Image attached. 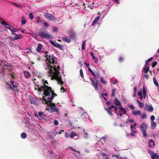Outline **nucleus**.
I'll use <instances>...</instances> for the list:
<instances>
[{
	"label": "nucleus",
	"mask_w": 159,
	"mask_h": 159,
	"mask_svg": "<svg viewBox=\"0 0 159 159\" xmlns=\"http://www.w3.org/2000/svg\"><path fill=\"white\" fill-rule=\"evenodd\" d=\"M150 67H145L143 68L145 73H147L149 71Z\"/></svg>",
	"instance_id": "30"
},
{
	"label": "nucleus",
	"mask_w": 159,
	"mask_h": 159,
	"mask_svg": "<svg viewBox=\"0 0 159 159\" xmlns=\"http://www.w3.org/2000/svg\"><path fill=\"white\" fill-rule=\"evenodd\" d=\"M101 95H102V97L103 98L105 99V100H106V99L105 98H104L103 97V96L104 95H105V96H107V94L106 93H105L104 94L103 93H102V94H101Z\"/></svg>",
	"instance_id": "54"
},
{
	"label": "nucleus",
	"mask_w": 159,
	"mask_h": 159,
	"mask_svg": "<svg viewBox=\"0 0 159 159\" xmlns=\"http://www.w3.org/2000/svg\"><path fill=\"white\" fill-rule=\"evenodd\" d=\"M54 124L55 125H58V122L57 120H55L54 121Z\"/></svg>",
	"instance_id": "52"
},
{
	"label": "nucleus",
	"mask_w": 159,
	"mask_h": 159,
	"mask_svg": "<svg viewBox=\"0 0 159 159\" xmlns=\"http://www.w3.org/2000/svg\"><path fill=\"white\" fill-rule=\"evenodd\" d=\"M90 54L92 56V58L93 60H95V59H97V58H96L94 56L93 53L92 52H91L90 53Z\"/></svg>",
	"instance_id": "44"
},
{
	"label": "nucleus",
	"mask_w": 159,
	"mask_h": 159,
	"mask_svg": "<svg viewBox=\"0 0 159 159\" xmlns=\"http://www.w3.org/2000/svg\"><path fill=\"white\" fill-rule=\"evenodd\" d=\"M111 109L114 108V111H117V110H118V107H117L115 106L114 105H112L111 106Z\"/></svg>",
	"instance_id": "37"
},
{
	"label": "nucleus",
	"mask_w": 159,
	"mask_h": 159,
	"mask_svg": "<svg viewBox=\"0 0 159 159\" xmlns=\"http://www.w3.org/2000/svg\"><path fill=\"white\" fill-rule=\"evenodd\" d=\"M38 115L39 116H43V112L40 111Z\"/></svg>",
	"instance_id": "58"
},
{
	"label": "nucleus",
	"mask_w": 159,
	"mask_h": 159,
	"mask_svg": "<svg viewBox=\"0 0 159 159\" xmlns=\"http://www.w3.org/2000/svg\"><path fill=\"white\" fill-rule=\"evenodd\" d=\"M38 35L41 37V38H45L46 39L50 38L52 39L53 37L51 35L48 34L45 32L40 30L38 32Z\"/></svg>",
	"instance_id": "6"
},
{
	"label": "nucleus",
	"mask_w": 159,
	"mask_h": 159,
	"mask_svg": "<svg viewBox=\"0 0 159 159\" xmlns=\"http://www.w3.org/2000/svg\"><path fill=\"white\" fill-rule=\"evenodd\" d=\"M18 31L17 29L16 28H13L12 30V32H11V34H14L15 33L14 32H16Z\"/></svg>",
	"instance_id": "43"
},
{
	"label": "nucleus",
	"mask_w": 159,
	"mask_h": 159,
	"mask_svg": "<svg viewBox=\"0 0 159 159\" xmlns=\"http://www.w3.org/2000/svg\"><path fill=\"white\" fill-rule=\"evenodd\" d=\"M148 128L147 124L144 123H142L140 126V129L141 130L142 132L143 136L146 138L147 136L146 130Z\"/></svg>",
	"instance_id": "5"
},
{
	"label": "nucleus",
	"mask_w": 159,
	"mask_h": 159,
	"mask_svg": "<svg viewBox=\"0 0 159 159\" xmlns=\"http://www.w3.org/2000/svg\"><path fill=\"white\" fill-rule=\"evenodd\" d=\"M153 59V57H151L149 58L148 59L147 61H146L147 62H148V63L150 62L152 59Z\"/></svg>",
	"instance_id": "59"
},
{
	"label": "nucleus",
	"mask_w": 159,
	"mask_h": 159,
	"mask_svg": "<svg viewBox=\"0 0 159 159\" xmlns=\"http://www.w3.org/2000/svg\"><path fill=\"white\" fill-rule=\"evenodd\" d=\"M114 104L117 106H122L121 104L120 101L118 100L117 98H115L114 101Z\"/></svg>",
	"instance_id": "14"
},
{
	"label": "nucleus",
	"mask_w": 159,
	"mask_h": 159,
	"mask_svg": "<svg viewBox=\"0 0 159 159\" xmlns=\"http://www.w3.org/2000/svg\"><path fill=\"white\" fill-rule=\"evenodd\" d=\"M38 90L41 92L43 91V95L45 97H47L48 101L52 100L54 98L57 96V95L54 93V90H52V88L48 87L46 84L39 87V85H37Z\"/></svg>",
	"instance_id": "1"
},
{
	"label": "nucleus",
	"mask_w": 159,
	"mask_h": 159,
	"mask_svg": "<svg viewBox=\"0 0 159 159\" xmlns=\"http://www.w3.org/2000/svg\"><path fill=\"white\" fill-rule=\"evenodd\" d=\"M7 84H8V85H9V86L8 87V89H13L12 87H11V85L10 84H8V83H7Z\"/></svg>",
	"instance_id": "55"
},
{
	"label": "nucleus",
	"mask_w": 159,
	"mask_h": 159,
	"mask_svg": "<svg viewBox=\"0 0 159 159\" xmlns=\"http://www.w3.org/2000/svg\"><path fill=\"white\" fill-rule=\"evenodd\" d=\"M157 64V62L156 61H154L152 63V67H154Z\"/></svg>",
	"instance_id": "42"
},
{
	"label": "nucleus",
	"mask_w": 159,
	"mask_h": 159,
	"mask_svg": "<svg viewBox=\"0 0 159 159\" xmlns=\"http://www.w3.org/2000/svg\"><path fill=\"white\" fill-rule=\"evenodd\" d=\"M80 76H81V77H82V78H83V76H84V75H83V70L82 69H81L80 70Z\"/></svg>",
	"instance_id": "41"
},
{
	"label": "nucleus",
	"mask_w": 159,
	"mask_h": 159,
	"mask_svg": "<svg viewBox=\"0 0 159 159\" xmlns=\"http://www.w3.org/2000/svg\"><path fill=\"white\" fill-rule=\"evenodd\" d=\"M42 100L43 101L42 102L46 104L50 108V110L49 111L51 112H58V108L55 106V103H52V100L48 101L46 99L44 98V97H42Z\"/></svg>",
	"instance_id": "3"
},
{
	"label": "nucleus",
	"mask_w": 159,
	"mask_h": 159,
	"mask_svg": "<svg viewBox=\"0 0 159 159\" xmlns=\"http://www.w3.org/2000/svg\"><path fill=\"white\" fill-rule=\"evenodd\" d=\"M147 117V115L145 113H143L141 116V118L142 119H146Z\"/></svg>",
	"instance_id": "29"
},
{
	"label": "nucleus",
	"mask_w": 159,
	"mask_h": 159,
	"mask_svg": "<svg viewBox=\"0 0 159 159\" xmlns=\"http://www.w3.org/2000/svg\"><path fill=\"white\" fill-rule=\"evenodd\" d=\"M24 75L25 78H28L31 76L30 73L29 72L26 71H24Z\"/></svg>",
	"instance_id": "19"
},
{
	"label": "nucleus",
	"mask_w": 159,
	"mask_h": 159,
	"mask_svg": "<svg viewBox=\"0 0 159 159\" xmlns=\"http://www.w3.org/2000/svg\"><path fill=\"white\" fill-rule=\"evenodd\" d=\"M148 146L150 148L154 146L155 145V143L154 141L152 139H151L148 142Z\"/></svg>",
	"instance_id": "15"
},
{
	"label": "nucleus",
	"mask_w": 159,
	"mask_h": 159,
	"mask_svg": "<svg viewBox=\"0 0 159 159\" xmlns=\"http://www.w3.org/2000/svg\"><path fill=\"white\" fill-rule=\"evenodd\" d=\"M84 64L85 65V66H86L87 67H89V64L87 63L86 62H84Z\"/></svg>",
	"instance_id": "64"
},
{
	"label": "nucleus",
	"mask_w": 159,
	"mask_h": 159,
	"mask_svg": "<svg viewBox=\"0 0 159 159\" xmlns=\"http://www.w3.org/2000/svg\"><path fill=\"white\" fill-rule=\"evenodd\" d=\"M144 76L146 79H148L149 78L148 75L147 74H145Z\"/></svg>",
	"instance_id": "56"
},
{
	"label": "nucleus",
	"mask_w": 159,
	"mask_h": 159,
	"mask_svg": "<svg viewBox=\"0 0 159 159\" xmlns=\"http://www.w3.org/2000/svg\"><path fill=\"white\" fill-rule=\"evenodd\" d=\"M7 28L9 30L11 31V32H12L13 28L12 27L11 25H9V26H8V27H7Z\"/></svg>",
	"instance_id": "40"
},
{
	"label": "nucleus",
	"mask_w": 159,
	"mask_h": 159,
	"mask_svg": "<svg viewBox=\"0 0 159 159\" xmlns=\"http://www.w3.org/2000/svg\"><path fill=\"white\" fill-rule=\"evenodd\" d=\"M11 34L13 35L14 36V37H13L11 39V40H16L18 39H20L22 38V37L19 36L17 35V34H16V33H14Z\"/></svg>",
	"instance_id": "17"
},
{
	"label": "nucleus",
	"mask_w": 159,
	"mask_h": 159,
	"mask_svg": "<svg viewBox=\"0 0 159 159\" xmlns=\"http://www.w3.org/2000/svg\"><path fill=\"white\" fill-rule=\"evenodd\" d=\"M145 108L149 112H152L154 110V109L151 105L146 104L145 105Z\"/></svg>",
	"instance_id": "11"
},
{
	"label": "nucleus",
	"mask_w": 159,
	"mask_h": 159,
	"mask_svg": "<svg viewBox=\"0 0 159 159\" xmlns=\"http://www.w3.org/2000/svg\"><path fill=\"white\" fill-rule=\"evenodd\" d=\"M68 35L69 36V37L72 39H75L76 37V34L74 31L72 30H70L67 31Z\"/></svg>",
	"instance_id": "9"
},
{
	"label": "nucleus",
	"mask_w": 159,
	"mask_h": 159,
	"mask_svg": "<svg viewBox=\"0 0 159 159\" xmlns=\"http://www.w3.org/2000/svg\"><path fill=\"white\" fill-rule=\"evenodd\" d=\"M13 4L15 5L16 7H20L21 6V5H20L17 4L15 3H13Z\"/></svg>",
	"instance_id": "51"
},
{
	"label": "nucleus",
	"mask_w": 159,
	"mask_h": 159,
	"mask_svg": "<svg viewBox=\"0 0 159 159\" xmlns=\"http://www.w3.org/2000/svg\"><path fill=\"white\" fill-rule=\"evenodd\" d=\"M65 136L67 138H68L69 136V134L67 132H65Z\"/></svg>",
	"instance_id": "49"
},
{
	"label": "nucleus",
	"mask_w": 159,
	"mask_h": 159,
	"mask_svg": "<svg viewBox=\"0 0 159 159\" xmlns=\"http://www.w3.org/2000/svg\"><path fill=\"white\" fill-rule=\"evenodd\" d=\"M43 85H44V84H48V81L47 80H43Z\"/></svg>",
	"instance_id": "60"
},
{
	"label": "nucleus",
	"mask_w": 159,
	"mask_h": 159,
	"mask_svg": "<svg viewBox=\"0 0 159 159\" xmlns=\"http://www.w3.org/2000/svg\"><path fill=\"white\" fill-rule=\"evenodd\" d=\"M143 93L144 98H145L146 96V91L144 87L143 88Z\"/></svg>",
	"instance_id": "26"
},
{
	"label": "nucleus",
	"mask_w": 159,
	"mask_h": 159,
	"mask_svg": "<svg viewBox=\"0 0 159 159\" xmlns=\"http://www.w3.org/2000/svg\"><path fill=\"white\" fill-rule=\"evenodd\" d=\"M148 151L149 154H150L152 159H154L155 158L157 157L156 154L154 153L153 151L150 149H148Z\"/></svg>",
	"instance_id": "12"
},
{
	"label": "nucleus",
	"mask_w": 159,
	"mask_h": 159,
	"mask_svg": "<svg viewBox=\"0 0 159 159\" xmlns=\"http://www.w3.org/2000/svg\"><path fill=\"white\" fill-rule=\"evenodd\" d=\"M59 66H57L56 67V66H49V70L48 71V75L51 77V80L55 79L58 81V83L60 84L61 85L63 84V82L61 78L59 76L60 72Z\"/></svg>",
	"instance_id": "2"
},
{
	"label": "nucleus",
	"mask_w": 159,
	"mask_h": 159,
	"mask_svg": "<svg viewBox=\"0 0 159 159\" xmlns=\"http://www.w3.org/2000/svg\"><path fill=\"white\" fill-rule=\"evenodd\" d=\"M139 104V107L140 108H142L144 106V104L143 103L140 102Z\"/></svg>",
	"instance_id": "53"
},
{
	"label": "nucleus",
	"mask_w": 159,
	"mask_h": 159,
	"mask_svg": "<svg viewBox=\"0 0 159 159\" xmlns=\"http://www.w3.org/2000/svg\"><path fill=\"white\" fill-rule=\"evenodd\" d=\"M29 17L31 20L34 18V16L33 14L32 13H30L29 14Z\"/></svg>",
	"instance_id": "39"
},
{
	"label": "nucleus",
	"mask_w": 159,
	"mask_h": 159,
	"mask_svg": "<svg viewBox=\"0 0 159 159\" xmlns=\"http://www.w3.org/2000/svg\"><path fill=\"white\" fill-rule=\"evenodd\" d=\"M43 25H44L46 26H48L49 25L48 24L47 22H44V23H43Z\"/></svg>",
	"instance_id": "61"
},
{
	"label": "nucleus",
	"mask_w": 159,
	"mask_h": 159,
	"mask_svg": "<svg viewBox=\"0 0 159 159\" xmlns=\"http://www.w3.org/2000/svg\"><path fill=\"white\" fill-rule=\"evenodd\" d=\"M42 46L43 45L41 44L40 43L39 44L36 49L37 51L38 52H40L41 51Z\"/></svg>",
	"instance_id": "22"
},
{
	"label": "nucleus",
	"mask_w": 159,
	"mask_h": 159,
	"mask_svg": "<svg viewBox=\"0 0 159 159\" xmlns=\"http://www.w3.org/2000/svg\"><path fill=\"white\" fill-rule=\"evenodd\" d=\"M50 43L52 45H53V46H54V47L55 46L56 44V43H55L53 41H52V40H51L50 41Z\"/></svg>",
	"instance_id": "48"
},
{
	"label": "nucleus",
	"mask_w": 159,
	"mask_h": 159,
	"mask_svg": "<svg viewBox=\"0 0 159 159\" xmlns=\"http://www.w3.org/2000/svg\"><path fill=\"white\" fill-rule=\"evenodd\" d=\"M83 132L85 134V135L83 137L85 139H87V135H88V134L87 133H85L84 132V129L83 130Z\"/></svg>",
	"instance_id": "46"
},
{
	"label": "nucleus",
	"mask_w": 159,
	"mask_h": 159,
	"mask_svg": "<svg viewBox=\"0 0 159 159\" xmlns=\"http://www.w3.org/2000/svg\"><path fill=\"white\" fill-rule=\"evenodd\" d=\"M60 90L61 91L62 90L63 92L66 91L65 89H64V88L63 87H61V88L60 89Z\"/></svg>",
	"instance_id": "63"
},
{
	"label": "nucleus",
	"mask_w": 159,
	"mask_h": 159,
	"mask_svg": "<svg viewBox=\"0 0 159 159\" xmlns=\"http://www.w3.org/2000/svg\"><path fill=\"white\" fill-rule=\"evenodd\" d=\"M118 61L120 62H122L123 61V58L122 57H120L118 58Z\"/></svg>",
	"instance_id": "45"
},
{
	"label": "nucleus",
	"mask_w": 159,
	"mask_h": 159,
	"mask_svg": "<svg viewBox=\"0 0 159 159\" xmlns=\"http://www.w3.org/2000/svg\"><path fill=\"white\" fill-rule=\"evenodd\" d=\"M129 107L131 109H133L134 108V106L133 105H130V106H129Z\"/></svg>",
	"instance_id": "62"
},
{
	"label": "nucleus",
	"mask_w": 159,
	"mask_h": 159,
	"mask_svg": "<svg viewBox=\"0 0 159 159\" xmlns=\"http://www.w3.org/2000/svg\"><path fill=\"white\" fill-rule=\"evenodd\" d=\"M55 47L61 49V48L63 47V46L62 45L60 44L59 43H56V44L55 46Z\"/></svg>",
	"instance_id": "28"
},
{
	"label": "nucleus",
	"mask_w": 159,
	"mask_h": 159,
	"mask_svg": "<svg viewBox=\"0 0 159 159\" xmlns=\"http://www.w3.org/2000/svg\"><path fill=\"white\" fill-rule=\"evenodd\" d=\"M150 119L152 121H153L155 119V116L153 115L151 116Z\"/></svg>",
	"instance_id": "50"
},
{
	"label": "nucleus",
	"mask_w": 159,
	"mask_h": 159,
	"mask_svg": "<svg viewBox=\"0 0 159 159\" xmlns=\"http://www.w3.org/2000/svg\"><path fill=\"white\" fill-rule=\"evenodd\" d=\"M18 87V86L17 85H12V88H14L13 90L15 92H18L19 89H17Z\"/></svg>",
	"instance_id": "24"
},
{
	"label": "nucleus",
	"mask_w": 159,
	"mask_h": 159,
	"mask_svg": "<svg viewBox=\"0 0 159 159\" xmlns=\"http://www.w3.org/2000/svg\"><path fill=\"white\" fill-rule=\"evenodd\" d=\"M101 154L102 155V156L105 159H107V155L103 152L101 153Z\"/></svg>",
	"instance_id": "38"
},
{
	"label": "nucleus",
	"mask_w": 159,
	"mask_h": 159,
	"mask_svg": "<svg viewBox=\"0 0 159 159\" xmlns=\"http://www.w3.org/2000/svg\"><path fill=\"white\" fill-rule=\"evenodd\" d=\"M119 108L120 110V111L122 112H123V114H125L126 113V110L123 107H119Z\"/></svg>",
	"instance_id": "20"
},
{
	"label": "nucleus",
	"mask_w": 159,
	"mask_h": 159,
	"mask_svg": "<svg viewBox=\"0 0 159 159\" xmlns=\"http://www.w3.org/2000/svg\"><path fill=\"white\" fill-rule=\"evenodd\" d=\"M41 18L39 16H38L36 18L37 21L36 23L37 24H39L40 23H42L43 22H44L45 20H42L41 19Z\"/></svg>",
	"instance_id": "18"
},
{
	"label": "nucleus",
	"mask_w": 159,
	"mask_h": 159,
	"mask_svg": "<svg viewBox=\"0 0 159 159\" xmlns=\"http://www.w3.org/2000/svg\"><path fill=\"white\" fill-rule=\"evenodd\" d=\"M116 89L114 88L112 90L111 95L112 97H114L115 96V92L116 91Z\"/></svg>",
	"instance_id": "33"
},
{
	"label": "nucleus",
	"mask_w": 159,
	"mask_h": 159,
	"mask_svg": "<svg viewBox=\"0 0 159 159\" xmlns=\"http://www.w3.org/2000/svg\"><path fill=\"white\" fill-rule=\"evenodd\" d=\"M157 125L155 122L154 121H151V127L152 129H154L156 128Z\"/></svg>",
	"instance_id": "25"
},
{
	"label": "nucleus",
	"mask_w": 159,
	"mask_h": 159,
	"mask_svg": "<svg viewBox=\"0 0 159 159\" xmlns=\"http://www.w3.org/2000/svg\"><path fill=\"white\" fill-rule=\"evenodd\" d=\"M90 80L91 82L92 83V85L94 87V89L96 90H98V81L94 79V80L93 79V78H90Z\"/></svg>",
	"instance_id": "8"
},
{
	"label": "nucleus",
	"mask_w": 159,
	"mask_h": 159,
	"mask_svg": "<svg viewBox=\"0 0 159 159\" xmlns=\"http://www.w3.org/2000/svg\"><path fill=\"white\" fill-rule=\"evenodd\" d=\"M100 81L103 84H106V81L103 80V78L102 77H101Z\"/></svg>",
	"instance_id": "35"
},
{
	"label": "nucleus",
	"mask_w": 159,
	"mask_h": 159,
	"mask_svg": "<svg viewBox=\"0 0 159 159\" xmlns=\"http://www.w3.org/2000/svg\"><path fill=\"white\" fill-rule=\"evenodd\" d=\"M48 55H46L45 57L48 62L51 64L54 65L55 64L57 63V58L54 57L52 54H49L48 57Z\"/></svg>",
	"instance_id": "4"
},
{
	"label": "nucleus",
	"mask_w": 159,
	"mask_h": 159,
	"mask_svg": "<svg viewBox=\"0 0 159 159\" xmlns=\"http://www.w3.org/2000/svg\"><path fill=\"white\" fill-rule=\"evenodd\" d=\"M75 136L78 137L76 139H78L79 138L78 134L77 133L74 131L71 132L69 135V137L71 138H73Z\"/></svg>",
	"instance_id": "13"
},
{
	"label": "nucleus",
	"mask_w": 159,
	"mask_h": 159,
	"mask_svg": "<svg viewBox=\"0 0 159 159\" xmlns=\"http://www.w3.org/2000/svg\"><path fill=\"white\" fill-rule=\"evenodd\" d=\"M100 75V73L99 72H96L95 73H94V75H93L97 78H98L99 77Z\"/></svg>",
	"instance_id": "32"
},
{
	"label": "nucleus",
	"mask_w": 159,
	"mask_h": 159,
	"mask_svg": "<svg viewBox=\"0 0 159 159\" xmlns=\"http://www.w3.org/2000/svg\"><path fill=\"white\" fill-rule=\"evenodd\" d=\"M61 39L63 41L67 43H70L71 41L70 39L66 35H65L64 37H62Z\"/></svg>",
	"instance_id": "10"
},
{
	"label": "nucleus",
	"mask_w": 159,
	"mask_h": 159,
	"mask_svg": "<svg viewBox=\"0 0 159 159\" xmlns=\"http://www.w3.org/2000/svg\"><path fill=\"white\" fill-rule=\"evenodd\" d=\"M44 16L47 19L49 20L55 21L57 20V18L54 16L48 13H45Z\"/></svg>",
	"instance_id": "7"
},
{
	"label": "nucleus",
	"mask_w": 159,
	"mask_h": 159,
	"mask_svg": "<svg viewBox=\"0 0 159 159\" xmlns=\"http://www.w3.org/2000/svg\"><path fill=\"white\" fill-rule=\"evenodd\" d=\"M132 113L134 115H140L141 113V111L139 110H134L132 111Z\"/></svg>",
	"instance_id": "23"
},
{
	"label": "nucleus",
	"mask_w": 159,
	"mask_h": 159,
	"mask_svg": "<svg viewBox=\"0 0 159 159\" xmlns=\"http://www.w3.org/2000/svg\"><path fill=\"white\" fill-rule=\"evenodd\" d=\"M22 19H23V20H21V22L22 24L23 25H24L27 22V21L25 19V18L24 17H23L22 18Z\"/></svg>",
	"instance_id": "31"
},
{
	"label": "nucleus",
	"mask_w": 159,
	"mask_h": 159,
	"mask_svg": "<svg viewBox=\"0 0 159 159\" xmlns=\"http://www.w3.org/2000/svg\"><path fill=\"white\" fill-rule=\"evenodd\" d=\"M105 109L107 111L108 114L111 116H112L113 115V113L111 111V107H110L107 108H105Z\"/></svg>",
	"instance_id": "16"
},
{
	"label": "nucleus",
	"mask_w": 159,
	"mask_h": 159,
	"mask_svg": "<svg viewBox=\"0 0 159 159\" xmlns=\"http://www.w3.org/2000/svg\"><path fill=\"white\" fill-rule=\"evenodd\" d=\"M153 82L155 85L157 87H158L159 86V84L157 82V81L156 78L155 77H154L153 78Z\"/></svg>",
	"instance_id": "27"
},
{
	"label": "nucleus",
	"mask_w": 159,
	"mask_h": 159,
	"mask_svg": "<svg viewBox=\"0 0 159 159\" xmlns=\"http://www.w3.org/2000/svg\"><path fill=\"white\" fill-rule=\"evenodd\" d=\"M7 66L6 64H5L4 65H3V67L1 69V71L0 72V73L2 75L4 76L5 74V73L4 72V70H5V69L4 68V66Z\"/></svg>",
	"instance_id": "21"
},
{
	"label": "nucleus",
	"mask_w": 159,
	"mask_h": 159,
	"mask_svg": "<svg viewBox=\"0 0 159 159\" xmlns=\"http://www.w3.org/2000/svg\"><path fill=\"white\" fill-rule=\"evenodd\" d=\"M100 17L99 16H98L96 17L94 20L96 21V22L98 21V20L99 19Z\"/></svg>",
	"instance_id": "47"
},
{
	"label": "nucleus",
	"mask_w": 159,
	"mask_h": 159,
	"mask_svg": "<svg viewBox=\"0 0 159 159\" xmlns=\"http://www.w3.org/2000/svg\"><path fill=\"white\" fill-rule=\"evenodd\" d=\"M1 23L3 25H5L6 24V22L4 20H2Z\"/></svg>",
	"instance_id": "57"
},
{
	"label": "nucleus",
	"mask_w": 159,
	"mask_h": 159,
	"mask_svg": "<svg viewBox=\"0 0 159 159\" xmlns=\"http://www.w3.org/2000/svg\"><path fill=\"white\" fill-rule=\"evenodd\" d=\"M21 137L23 139H25L27 137V134L25 133H23L21 134Z\"/></svg>",
	"instance_id": "36"
},
{
	"label": "nucleus",
	"mask_w": 159,
	"mask_h": 159,
	"mask_svg": "<svg viewBox=\"0 0 159 159\" xmlns=\"http://www.w3.org/2000/svg\"><path fill=\"white\" fill-rule=\"evenodd\" d=\"M85 41H83L82 44V50H83L85 49Z\"/></svg>",
	"instance_id": "34"
}]
</instances>
